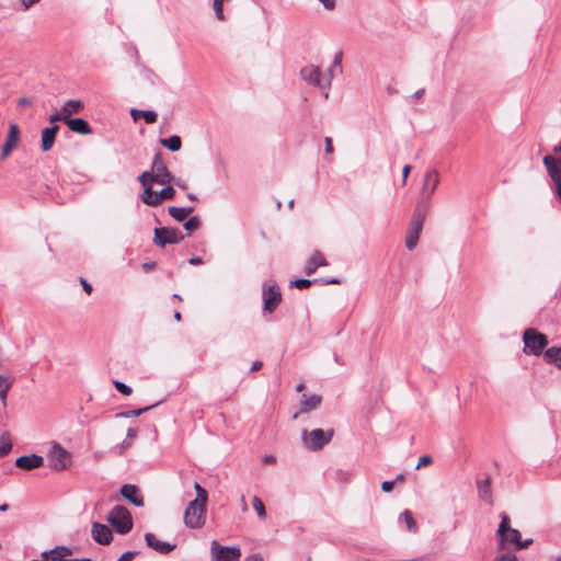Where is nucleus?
Segmentation results:
<instances>
[{"mask_svg": "<svg viewBox=\"0 0 561 561\" xmlns=\"http://www.w3.org/2000/svg\"><path fill=\"white\" fill-rule=\"evenodd\" d=\"M263 462L266 465H272L276 462V458L273 455H266L263 457Z\"/></svg>", "mask_w": 561, "mask_h": 561, "instance_id": "obj_57", "label": "nucleus"}, {"mask_svg": "<svg viewBox=\"0 0 561 561\" xmlns=\"http://www.w3.org/2000/svg\"><path fill=\"white\" fill-rule=\"evenodd\" d=\"M174 195L175 190L171 185L165 184V187L156 193V206L160 205L163 199H172Z\"/></svg>", "mask_w": 561, "mask_h": 561, "instance_id": "obj_31", "label": "nucleus"}, {"mask_svg": "<svg viewBox=\"0 0 561 561\" xmlns=\"http://www.w3.org/2000/svg\"><path fill=\"white\" fill-rule=\"evenodd\" d=\"M84 105L79 100H69L64 103L61 110L67 117H71L73 114H78L83 110Z\"/></svg>", "mask_w": 561, "mask_h": 561, "instance_id": "obj_27", "label": "nucleus"}, {"mask_svg": "<svg viewBox=\"0 0 561 561\" xmlns=\"http://www.w3.org/2000/svg\"><path fill=\"white\" fill-rule=\"evenodd\" d=\"M199 226H201V220L196 216L190 217L184 222V229L187 231H195L199 228Z\"/></svg>", "mask_w": 561, "mask_h": 561, "instance_id": "obj_40", "label": "nucleus"}, {"mask_svg": "<svg viewBox=\"0 0 561 561\" xmlns=\"http://www.w3.org/2000/svg\"><path fill=\"white\" fill-rule=\"evenodd\" d=\"M67 126L71 131L80 134V135H89L92 133V128H91L90 124L84 118H81V117H78V118L68 117Z\"/></svg>", "mask_w": 561, "mask_h": 561, "instance_id": "obj_23", "label": "nucleus"}, {"mask_svg": "<svg viewBox=\"0 0 561 561\" xmlns=\"http://www.w3.org/2000/svg\"><path fill=\"white\" fill-rule=\"evenodd\" d=\"M224 1L225 0H214V5H213L214 7V11H215V15L220 21H222L225 19L224 10H222Z\"/></svg>", "mask_w": 561, "mask_h": 561, "instance_id": "obj_45", "label": "nucleus"}, {"mask_svg": "<svg viewBox=\"0 0 561 561\" xmlns=\"http://www.w3.org/2000/svg\"><path fill=\"white\" fill-rule=\"evenodd\" d=\"M494 561H518V559L513 551L508 550L500 553Z\"/></svg>", "mask_w": 561, "mask_h": 561, "instance_id": "obj_44", "label": "nucleus"}, {"mask_svg": "<svg viewBox=\"0 0 561 561\" xmlns=\"http://www.w3.org/2000/svg\"><path fill=\"white\" fill-rule=\"evenodd\" d=\"M159 403H154V404H151V405H148V407H145V408H140V409H134V410H129V411H123V412H118L116 413V417H124V419H128V417H133V416H140L141 414H144L145 412L153 409L154 407H157Z\"/></svg>", "mask_w": 561, "mask_h": 561, "instance_id": "obj_32", "label": "nucleus"}, {"mask_svg": "<svg viewBox=\"0 0 561 561\" xmlns=\"http://www.w3.org/2000/svg\"><path fill=\"white\" fill-rule=\"evenodd\" d=\"M341 62H342V51H339V53H336V55L334 57V60H333V64H332V68L330 69V72H332V69L335 68V67H339L340 70H342Z\"/></svg>", "mask_w": 561, "mask_h": 561, "instance_id": "obj_49", "label": "nucleus"}, {"mask_svg": "<svg viewBox=\"0 0 561 561\" xmlns=\"http://www.w3.org/2000/svg\"><path fill=\"white\" fill-rule=\"evenodd\" d=\"M106 520L119 535H125L133 528L131 514L128 508L123 505H115L106 517Z\"/></svg>", "mask_w": 561, "mask_h": 561, "instance_id": "obj_3", "label": "nucleus"}, {"mask_svg": "<svg viewBox=\"0 0 561 561\" xmlns=\"http://www.w3.org/2000/svg\"><path fill=\"white\" fill-rule=\"evenodd\" d=\"M47 460L51 469L61 471L71 465V454L59 443L53 442L47 454Z\"/></svg>", "mask_w": 561, "mask_h": 561, "instance_id": "obj_5", "label": "nucleus"}, {"mask_svg": "<svg viewBox=\"0 0 561 561\" xmlns=\"http://www.w3.org/2000/svg\"><path fill=\"white\" fill-rule=\"evenodd\" d=\"M324 142H325V149H324L325 152L332 153L333 152L332 139L330 137H325Z\"/></svg>", "mask_w": 561, "mask_h": 561, "instance_id": "obj_56", "label": "nucleus"}, {"mask_svg": "<svg viewBox=\"0 0 561 561\" xmlns=\"http://www.w3.org/2000/svg\"><path fill=\"white\" fill-rule=\"evenodd\" d=\"M318 279H306V278H297L295 280L290 282V287H295L298 289H306L308 288L312 283H317Z\"/></svg>", "mask_w": 561, "mask_h": 561, "instance_id": "obj_38", "label": "nucleus"}, {"mask_svg": "<svg viewBox=\"0 0 561 561\" xmlns=\"http://www.w3.org/2000/svg\"><path fill=\"white\" fill-rule=\"evenodd\" d=\"M543 359L548 364H554L559 369H561V347H550L547 348L543 353Z\"/></svg>", "mask_w": 561, "mask_h": 561, "instance_id": "obj_25", "label": "nucleus"}, {"mask_svg": "<svg viewBox=\"0 0 561 561\" xmlns=\"http://www.w3.org/2000/svg\"><path fill=\"white\" fill-rule=\"evenodd\" d=\"M410 171H411V165L405 164V165L403 167V170H402V183H403V184H405V182H407V179H408V176H409Z\"/></svg>", "mask_w": 561, "mask_h": 561, "instance_id": "obj_54", "label": "nucleus"}, {"mask_svg": "<svg viewBox=\"0 0 561 561\" xmlns=\"http://www.w3.org/2000/svg\"><path fill=\"white\" fill-rule=\"evenodd\" d=\"M50 561H67V559H64L59 554H51L50 557Z\"/></svg>", "mask_w": 561, "mask_h": 561, "instance_id": "obj_64", "label": "nucleus"}, {"mask_svg": "<svg viewBox=\"0 0 561 561\" xmlns=\"http://www.w3.org/2000/svg\"><path fill=\"white\" fill-rule=\"evenodd\" d=\"M480 497L486 503H491V478L486 477L482 481H478Z\"/></svg>", "mask_w": 561, "mask_h": 561, "instance_id": "obj_28", "label": "nucleus"}, {"mask_svg": "<svg viewBox=\"0 0 561 561\" xmlns=\"http://www.w3.org/2000/svg\"><path fill=\"white\" fill-rule=\"evenodd\" d=\"M10 388H11V381H8L0 388V400L2 401L3 404H5V400H7L8 392L10 390Z\"/></svg>", "mask_w": 561, "mask_h": 561, "instance_id": "obj_48", "label": "nucleus"}, {"mask_svg": "<svg viewBox=\"0 0 561 561\" xmlns=\"http://www.w3.org/2000/svg\"><path fill=\"white\" fill-rule=\"evenodd\" d=\"M154 268H156V263L152 261L146 262L142 264V270L147 273L153 271Z\"/></svg>", "mask_w": 561, "mask_h": 561, "instance_id": "obj_55", "label": "nucleus"}, {"mask_svg": "<svg viewBox=\"0 0 561 561\" xmlns=\"http://www.w3.org/2000/svg\"><path fill=\"white\" fill-rule=\"evenodd\" d=\"M194 489L196 491V499L192 502H197L198 504H203V506H207L208 502V492L204 489L199 483L195 482Z\"/></svg>", "mask_w": 561, "mask_h": 561, "instance_id": "obj_33", "label": "nucleus"}, {"mask_svg": "<svg viewBox=\"0 0 561 561\" xmlns=\"http://www.w3.org/2000/svg\"><path fill=\"white\" fill-rule=\"evenodd\" d=\"M188 263H190L191 265H201V264H203V260H202V257H199V256H193V257H191V259L188 260Z\"/></svg>", "mask_w": 561, "mask_h": 561, "instance_id": "obj_59", "label": "nucleus"}, {"mask_svg": "<svg viewBox=\"0 0 561 561\" xmlns=\"http://www.w3.org/2000/svg\"><path fill=\"white\" fill-rule=\"evenodd\" d=\"M214 561H239L241 551L238 547L220 546L216 540L211 542Z\"/></svg>", "mask_w": 561, "mask_h": 561, "instance_id": "obj_9", "label": "nucleus"}, {"mask_svg": "<svg viewBox=\"0 0 561 561\" xmlns=\"http://www.w3.org/2000/svg\"><path fill=\"white\" fill-rule=\"evenodd\" d=\"M401 517L405 522L408 530L411 531V533H416L417 526H416V523H415V520H414V518L412 516V513L407 510V511H404L401 514Z\"/></svg>", "mask_w": 561, "mask_h": 561, "instance_id": "obj_35", "label": "nucleus"}, {"mask_svg": "<svg viewBox=\"0 0 561 561\" xmlns=\"http://www.w3.org/2000/svg\"><path fill=\"white\" fill-rule=\"evenodd\" d=\"M138 181L142 186L156 183L152 172L145 171L138 176Z\"/></svg>", "mask_w": 561, "mask_h": 561, "instance_id": "obj_39", "label": "nucleus"}, {"mask_svg": "<svg viewBox=\"0 0 561 561\" xmlns=\"http://www.w3.org/2000/svg\"><path fill=\"white\" fill-rule=\"evenodd\" d=\"M323 284L325 285H337V284H341V280L336 277H332V278H328L325 280H323Z\"/></svg>", "mask_w": 561, "mask_h": 561, "instance_id": "obj_60", "label": "nucleus"}, {"mask_svg": "<svg viewBox=\"0 0 561 561\" xmlns=\"http://www.w3.org/2000/svg\"><path fill=\"white\" fill-rule=\"evenodd\" d=\"M18 104L21 106H27L31 104V101L27 98H21L19 99Z\"/></svg>", "mask_w": 561, "mask_h": 561, "instance_id": "obj_61", "label": "nucleus"}, {"mask_svg": "<svg viewBox=\"0 0 561 561\" xmlns=\"http://www.w3.org/2000/svg\"><path fill=\"white\" fill-rule=\"evenodd\" d=\"M322 398L319 394H302L300 400V410L299 413H309L316 409H318L321 404Z\"/></svg>", "mask_w": 561, "mask_h": 561, "instance_id": "obj_22", "label": "nucleus"}, {"mask_svg": "<svg viewBox=\"0 0 561 561\" xmlns=\"http://www.w3.org/2000/svg\"><path fill=\"white\" fill-rule=\"evenodd\" d=\"M194 211L193 206L188 207H176V206H170L168 208L169 215L176 221H183L188 215H191Z\"/></svg>", "mask_w": 561, "mask_h": 561, "instance_id": "obj_26", "label": "nucleus"}, {"mask_svg": "<svg viewBox=\"0 0 561 561\" xmlns=\"http://www.w3.org/2000/svg\"><path fill=\"white\" fill-rule=\"evenodd\" d=\"M91 535L93 540L102 546H107L113 540V534L110 527L99 522L92 523Z\"/></svg>", "mask_w": 561, "mask_h": 561, "instance_id": "obj_13", "label": "nucleus"}, {"mask_svg": "<svg viewBox=\"0 0 561 561\" xmlns=\"http://www.w3.org/2000/svg\"><path fill=\"white\" fill-rule=\"evenodd\" d=\"M136 436H137V431H136L135 428L129 427V428L127 430L126 438H125V440L122 443L121 447H122L123 449L128 448V447L131 445V440H133L134 438H136Z\"/></svg>", "mask_w": 561, "mask_h": 561, "instance_id": "obj_43", "label": "nucleus"}, {"mask_svg": "<svg viewBox=\"0 0 561 561\" xmlns=\"http://www.w3.org/2000/svg\"><path fill=\"white\" fill-rule=\"evenodd\" d=\"M160 144L173 152L179 151L182 147L181 137L176 135L169 138H161Z\"/></svg>", "mask_w": 561, "mask_h": 561, "instance_id": "obj_29", "label": "nucleus"}, {"mask_svg": "<svg viewBox=\"0 0 561 561\" xmlns=\"http://www.w3.org/2000/svg\"><path fill=\"white\" fill-rule=\"evenodd\" d=\"M50 552H54V554H59L66 559V557L72 554V549L67 546H56L55 548L50 549Z\"/></svg>", "mask_w": 561, "mask_h": 561, "instance_id": "obj_41", "label": "nucleus"}, {"mask_svg": "<svg viewBox=\"0 0 561 561\" xmlns=\"http://www.w3.org/2000/svg\"><path fill=\"white\" fill-rule=\"evenodd\" d=\"M206 506L197 502H190L184 511V524L187 528L199 529L206 523Z\"/></svg>", "mask_w": 561, "mask_h": 561, "instance_id": "obj_6", "label": "nucleus"}, {"mask_svg": "<svg viewBox=\"0 0 561 561\" xmlns=\"http://www.w3.org/2000/svg\"><path fill=\"white\" fill-rule=\"evenodd\" d=\"M262 298L264 301V311L273 312L282 301V294L274 282H266L263 285Z\"/></svg>", "mask_w": 561, "mask_h": 561, "instance_id": "obj_8", "label": "nucleus"}, {"mask_svg": "<svg viewBox=\"0 0 561 561\" xmlns=\"http://www.w3.org/2000/svg\"><path fill=\"white\" fill-rule=\"evenodd\" d=\"M393 486H394V481H383V482L381 483V490H382L383 492H390V491H392Z\"/></svg>", "mask_w": 561, "mask_h": 561, "instance_id": "obj_53", "label": "nucleus"}, {"mask_svg": "<svg viewBox=\"0 0 561 561\" xmlns=\"http://www.w3.org/2000/svg\"><path fill=\"white\" fill-rule=\"evenodd\" d=\"M433 462V458L430 455H424L419 458V462L415 467V470H419L420 468L424 466H428Z\"/></svg>", "mask_w": 561, "mask_h": 561, "instance_id": "obj_47", "label": "nucleus"}, {"mask_svg": "<svg viewBox=\"0 0 561 561\" xmlns=\"http://www.w3.org/2000/svg\"><path fill=\"white\" fill-rule=\"evenodd\" d=\"M20 138V128L15 123L10 124L5 142L2 147L1 159H5L16 146Z\"/></svg>", "mask_w": 561, "mask_h": 561, "instance_id": "obj_16", "label": "nucleus"}, {"mask_svg": "<svg viewBox=\"0 0 561 561\" xmlns=\"http://www.w3.org/2000/svg\"><path fill=\"white\" fill-rule=\"evenodd\" d=\"M318 1L321 2L322 5L324 7V9H327V10H333L336 5L335 0H318Z\"/></svg>", "mask_w": 561, "mask_h": 561, "instance_id": "obj_52", "label": "nucleus"}, {"mask_svg": "<svg viewBox=\"0 0 561 561\" xmlns=\"http://www.w3.org/2000/svg\"><path fill=\"white\" fill-rule=\"evenodd\" d=\"M145 541L148 547L152 548L153 550L161 554H168L176 547L174 543H169L157 539V537L151 533L145 534Z\"/></svg>", "mask_w": 561, "mask_h": 561, "instance_id": "obj_17", "label": "nucleus"}, {"mask_svg": "<svg viewBox=\"0 0 561 561\" xmlns=\"http://www.w3.org/2000/svg\"><path fill=\"white\" fill-rule=\"evenodd\" d=\"M334 436V430L316 428L312 431L304 430L301 432V440L304 446L312 451L321 450L329 444Z\"/></svg>", "mask_w": 561, "mask_h": 561, "instance_id": "obj_2", "label": "nucleus"}, {"mask_svg": "<svg viewBox=\"0 0 561 561\" xmlns=\"http://www.w3.org/2000/svg\"><path fill=\"white\" fill-rule=\"evenodd\" d=\"M424 219L425 216L421 213L414 215L405 237V247L409 250H413L416 247L420 233L423 228Z\"/></svg>", "mask_w": 561, "mask_h": 561, "instance_id": "obj_10", "label": "nucleus"}, {"mask_svg": "<svg viewBox=\"0 0 561 561\" xmlns=\"http://www.w3.org/2000/svg\"><path fill=\"white\" fill-rule=\"evenodd\" d=\"M501 522L499 524L496 535H503L506 529H512L511 519L505 513L500 514Z\"/></svg>", "mask_w": 561, "mask_h": 561, "instance_id": "obj_37", "label": "nucleus"}, {"mask_svg": "<svg viewBox=\"0 0 561 561\" xmlns=\"http://www.w3.org/2000/svg\"><path fill=\"white\" fill-rule=\"evenodd\" d=\"M12 449V443L8 434H2L0 439V457L5 456Z\"/></svg>", "mask_w": 561, "mask_h": 561, "instance_id": "obj_34", "label": "nucleus"}, {"mask_svg": "<svg viewBox=\"0 0 561 561\" xmlns=\"http://www.w3.org/2000/svg\"><path fill=\"white\" fill-rule=\"evenodd\" d=\"M44 465V458L39 455H23L16 458L15 466L22 470H33Z\"/></svg>", "mask_w": 561, "mask_h": 561, "instance_id": "obj_15", "label": "nucleus"}, {"mask_svg": "<svg viewBox=\"0 0 561 561\" xmlns=\"http://www.w3.org/2000/svg\"><path fill=\"white\" fill-rule=\"evenodd\" d=\"M523 353L528 356L543 355L549 344L548 336L534 328H528L523 332Z\"/></svg>", "mask_w": 561, "mask_h": 561, "instance_id": "obj_1", "label": "nucleus"}, {"mask_svg": "<svg viewBox=\"0 0 561 561\" xmlns=\"http://www.w3.org/2000/svg\"><path fill=\"white\" fill-rule=\"evenodd\" d=\"M252 505L255 512L257 513L259 517L261 519H264L266 517V511L262 500L259 496L254 495L252 499Z\"/></svg>", "mask_w": 561, "mask_h": 561, "instance_id": "obj_36", "label": "nucleus"}, {"mask_svg": "<svg viewBox=\"0 0 561 561\" xmlns=\"http://www.w3.org/2000/svg\"><path fill=\"white\" fill-rule=\"evenodd\" d=\"M144 191L140 194V199L148 206H156V193L152 191V185L142 186Z\"/></svg>", "mask_w": 561, "mask_h": 561, "instance_id": "obj_30", "label": "nucleus"}, {"mask_svg": "<svg viewBox=\"0 0 561 561\" xmlns=\"http://www.w3.org/2000/svg\"><path fill=\"white\" fill-rule=\"evenodd\" d=\"M263 367V363L261 360H254L251 366V371H257Z\"/></svg>", "mask_w": 561, "mask_h": 561, "instance_id": "obj_58", "label": "nucleus"}, {"mask_svg": "<svg viewBox=\"0 0 561 561\" xmlns=\"http://www.w3.org/2000/svg\"><path fill=\"white\" fill-rule=\"evenodd\" d=\"M58 130H59L58 125H53V126L46 127L42 130L41 148L43 151H48L53 148Z\"/></svg>", "mask_w": 561, "mask_h": 561, "instance_id": "obj_21", "label": "nucleus"}, {"mask_svg": "<svg viewBox=\"0 0 561 561\" xmlns=\"http://www.w3.org/2000/svg\"><path fill=\"white\" fill-rule=\"evenodd\" d=\"M300 76L308 84L319 87L321 83V70L318 66L308 65L300 69Z\"/></svg>", "mask_w": 561, "mask_h": 561, "instance_id": "obj_19", "label": "nucleus"}, {"mask_svg": "<svg viewBox=\"0 0 561 561\" xmlns=\"http://www.w3.org/2000/svg\"><path fill=\"white\" fill-rule=\"evenodd\" d=\"M130 115H131V117H133V119L135 122L138 121L140 117H142L147 124H154L157 122V118H158L157 113L154 111H151V110H136V108H131L130 110Z\"/></svg>", "mask_w": 561, "mask_h": 561, "instance_id": "obj_24", "label": "nucleus"}, {"mask_svg": "<svg viewBox=\"0 0 561 561\" xmlns=\"http://www.w3.org/2000/svg\"><path fill=\"white\" fill-rule=\"evenodd\" d=\"M439 184V173L437 170H428L423 180L422 195L426 199H430Z\"/></svg>", "mask_w": 561, "mask_h": 561, "instance_id": "obj_14", "label": "nucleus"}, {"mask_svg": "<svg viewBox=\"0 0 561 561\" xmlns=\"http://www.w3.org/2000/svg\"><path fill=\"white\" fill-rule=\"evenodd\" d=\"M556 162L557 161L554 160L553 156L548 154L543 158V164L556 186V196L561 202V168L558 167Z\"/></svg>", "mask_w": 561, "mask_h": 561, "instance_id": "obj_12", "label": "nucleus"}, {"mask_svg": "<svg viewBox=\"0 0 561 561\" xmlns=\"http://www.w3.org/2000/svg\"><path fill=\"white\" fill-rule=\"evenodd\" d=\"M153 234V243L159 248H165L167 244H178L185 238L180 229L170 227L156 228Z\"/></svg>", "mask_w": 561, "mask_h": 561, "instance_id": "obj_7", "label": "nucleus"}, {"mask_svg": "<svg viewBox=\"0 0 561 561\" xmlns=\"http://www.w3.org/2000/svg\"><path fill=\"white\" fill-rule=\"evenodd\" d=\"M136 554H137V552H136V551H126V552H124V553L118 558V560H119V561H131Z\"/></svg>", "mask_w": 561, "mask_h": 561, "instance_id": "obj_50", "label": "nucleus"}, {"mask_svg": "<svg viewBox=\"0 0 561 561\" xmlns=\"http://www.w3.org/2000/svg\"><path fill=\"white\" fill-rule=\"evenodd\" d=\"M247 561H263V558L261 554H252L247 559Z\"/></svg>", "mask_w": 561, "mask_h": 561, "instance_id": "obj_62", "label": "nucleus"}, {"mask_svg": "<svg viewBox=\"0 0 561 561\" xmlns=\"http://www.w3.org/2000/svg\"><path fill=\"white\" fill-rule=\"evenodd\" d=\"M425 93V89H420L417 90L414 94H413V98L415 99H421Z\"/></svg>", "mask_w": 561, "mask_h": 561, "instance_id": "obj_63", "label": "nucleus"}, {"mask_svg": "<svg viewBox=\"0 0 561 561\" xmlns=\"http://www.w3.org/2000/svg\"><path fill=\"white\" fill-rule=\"evenodd\" d=\"M113 383H114V387L116 388V390L118 392H121L123 396H130L131 394L133 389L128 385H126V383H124L122 381H117V380H115Z\"/></svg>", "mask_w": 561, "mask_h": 561, "instance_id": "obj_42", "label": "nucleus"}, {"mask_svg": "<svg viewBox=\"0 0 561 561\" xmlns=\"http://www.w3.org/2000/svg\"><path fill=\"white\" fill-rule=\"evenodd\" d=\"M68 117L64 114L62 110L59 113H55L50 115L49 122L56 123V122H64L67 125Z\"/></svg>", "mask_w": 561, "mask_h": 561, "instance_id": "obj_46", "label": "nucleus"}, {"mask_svg": "<svg viewBox=\"0 0 561 561\" xmlns=\"http://www.w3.org/2000/svg\"><path fill=\"white\" fill-rule=\"evenodd\" d=\"M121 494L124 499H126L137 507H141L145 504L144 497L140 494L139 489L135 484H124L121 488Z\"/></svg>", "mask_w": 561, "mask_h": 561, "instance_id": "obj_18", "label": "nucleus"}, {"mask_svg": "<svg viewBox=\"0 0 561 561\" xmlns=\"http://www.w3.org/2000/svg\"><path fill=\"white\" fill-rule=\"evenodd\" d=\"M80 283L82 285L83 290L90 295L93 290L92 285L88 283L83 277H80Z\"/></svg>", "mask_w": 561, "mask_h": 561, "instance_id": "obj_51", "label": "nucleus"}, {"mask_svg": "<svg viewBox=\"0 0 561 561\" xmlns=\"http://www.w3.org/2000/svg\"><path fill=\"white\" fill-rule=\"evenodd\" d=\"M497 548L500 551H508L513 546L516 550H522L533 543V539L522 540V535L518 529H506L503 535H496Z\"/></svg>", "mask_w": 561, "mask_h": 561, "instance_id": "obj_4", "label": "nucleus"}, {"mask_svg": "<svg viewBox=\"0 0 561 561\" xmlns=\"http://www.w3.org/2000/svg\"><path fill=\"white\" fill-rule=\"evenodd\" d=\"M152 174L157 184L165 185L170 184L173 180V175L168 170L163 162L161 154L157 153L152 161Z\"/></svg>", "mask_w": 561, "mask_h": 561, "instance_id": "obj_11", "label": "nucleus"}, {"mask_svg": "<svg viewBox=\"0 0 561 561\" xmlns=\"http://www.w3.org/2000/svg\"><path fill=\"white\" fill-rule=\"evenodd\" d=\"M329 263L320 251H314L310 257L306 261L304 272L310 276L316 273L320 266H328Z\"/></svg>", "mask_w": 561, "mask_h": 561, "instance_id": "obj_20", "label": "nucleus"}]
</instances>
